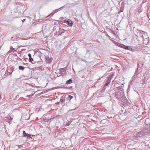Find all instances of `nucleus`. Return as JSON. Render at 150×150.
<instances>
[{
    "mask_svg": "<svg viewBox=\"0 0 150 150\" xmlns=\"http://www.w3.org/2000/svg\"><path fill=\"white\" fill-rule=\"evenodd\" d=\"M113 76V74H110L108 77H107L105 80V83L104 86V88H105L106 86H108L110 85L111 82V80Z\"/></svg>",
    "mask_w": 150,
    "mask_h": 150,
    "instance_id": "obj_1",
    "label": "nucleus"
},
{
    "mask_svg": "<svg viewBox=\"0 0 150 150\" xmlns=\"http://www.w3.org/2000/svg\"><path fill=\"white\" fill-rule=\"evenodd\" d=\"M144 133L142 131H140L135 134L134 136V138L135 139H138L139 137H142L144 135Z\"/></svg>",
    "mask_w": 150,
    "mask_h": 150,
    "instance_id": "obj_2",
    "label": "nucleus"
},
{
    "mask_svg": "<svg viewBox=\"0 0 150 150\" xmlns=\"http://www.w3.org/2000/svg\"><path fill=\"white\" fill-rule=\"evenodd\" d=\"M56 28L57 29H59V30L58 31V36L61 35V34L63 33H64V30L63 29H59V27L58 26H55L54 27L53 30H55Z\"/></svg>",
    "mask_w": 150,
    "mask_h": 150,
    "instance_id": "obj_3",
    "label": "nucleus"
},
{
    "mask_svg": "<svg viewBox=\"0 0 150 150\" xmlns=\"http://www.w3.org/2000/svg\"><path fill=\"white\" fill-rule=\"evenodd\" d=\"M139 70L137 68V69H136L135 72L134 73V76H133L132 78V81H133L134 80H135L134 78L137 77V75L139 74V73L138 72Z\"/></svg>",
    "mask_w": 150,
    "mask_h": 150,
    "instance_id": "obj_4",
    "label": "nucleus"
},
{
    "mask_svg": "<svg viewBox=\"0 0 150 150\" xmlns=\"http://www.w3.org/2000/svg\"><path fill=\"white\" fill-rule=\"evenodd\" d=\"M59 71L60 74L63 75L66 74V70L64 68H61L59 69Z\"/></svg>",
    "mask_w": 150,
    "mask_h": 150,
    "instance_id": "obj_5",
    "label": "nucleus"
},
{
    "mask_svg": "<svg viewBox=\"0 0 150 150\" xmlns=\"http://www.w3.org/2000/svg\"><path fill=\"white\" fill-rule=\"evenodd\" d=\"M16 50H15V49L13 48L12 46H11L10 47V50L8 52V53L9 54H12Z\"/></svg>",
    "mask_w": 150,
    "mask_h": 150,
    "instance_id": "obj_6",
    "label": "nucleus"
},
{
    "mask_svg": "<svg viewBox=\"0 0 150 150\" xmlns=\"http://www.w3.org/2000/svg\"><path fill=\"white\" fill-rule=\"evenodd\" d=\"M45 59V61L47 63H50L52 62V59L50 58H49L48 57H47L45 56L44 55Z\"/></svg>",
    "mask_w": 150,
    "mask_h": 150,
    "instance_id": "obj_7",
    "label": "nucleus"
},
{
    "mask_svg": "<svg viewBox=\"0 0 150 150\" xmlns=\"http://www.w3.org/2000/svg\"><path fill=\"white\" fill-rule=\"evenodd\" d=\"M149 37H148L147 35H146L145 34L143 35V41L144 40L146 42H148L149 40L148 38Z\"/></svg>",
    "mask_w": 150,
    "mask_h": 150,
    "instance_id": "obj_8",
    "label": "nucleus"
},
{
    "mask_svg": "<svg viewBox=\"0 0 150 150\" xmlns=\"http://www.w3.org/2000/svg\"><path fill=\"white\" fill-rule=\"evenodd\" d=\"M67 23L69 26H72L73 25V23L72 21L69 20L68 19V20L67 21Z\"/></svg>",
    "mask_w": 150,
    "mask_h": 150,
    "instance_id": "obj_9",
    "label": "nucleus"
},
{
    "mask_svg": "<svg viewBox=\"0 0 150 150\" xmlns=\"http://www.w3.org/2000/svg\"><path fill=\"white\" fill-rule=\"evenodd\" d=\"M23 137H27V139H28V136H30V134L26 133L25 131H23Z\"/></svg>",
    "mask_w": 150,
    "mask_h": 150,
    "instance_id": "obj_10",
    "label": "nucleus"
},
{
    "mask_svg": "<svg viewBox=\"0 0 150 150\" xmlns=\"http://www.w3.org/2000/svg\"><path fill=\"white\" fill-rule=\"evenodd\" d=\"M121 45V46L120 47H121L122 48H123L124 49H126V50H128V49L129 50V48L130 47L129 46H126L124 45L123 44H121V45Z\"/></svg>",
    "mask_w": 150,
    "mask_h": 150,
    "instance_id": "obj_11",
    "label": "nucleus"
},
{
    "mask_svg": "<svg viewBox=\"0 0 150 150\" xmlns=\"http://www.w3.org/2000/svg\"><path fill=\"white\" fill-rule=\"evenodd\" d=\"M73 83V80L71 79H70L66 81L65 83V85H67L68 84H70L71 83Z\"/></svg>",
    "mask_w": 150,
    "mask_h": 150,
    "instance_id": "obj_12",
    "label": "nucleus"
},
{
    "mask_svg": "<svg viewBox=\"0 0 150 150\" xmlns=\"http://www.w3.org/2000/svg\"><path fill=\"white\" fill-rule=\"evenodd\" d=\"M119 91L120 93H123L124 92V90L122 87V86H119L118 88Z\"/></svg>",
    "mask_w": 150,
    "mask_h": 150,
    "instance_id": "obj_13",
    "label": "nucleus"
},
{
    "mask_svg": "<svg viewBox=\"0 0 150 150\" xmlns=\"http://www.w3.org/2000/svg\"><path fill=\"white\" fill-rule=\"evenodd\" d=\"M142 67V64L141 62H138L137 67V68L139 69V70H140L141 68Z\"/></svg>",
    "mask_w": 150,
    "mask_h": 150,
    "instance_id": "obj_14",
    "label": "nucleus"
},
{
    "mask_svg": "<svg viewBox=\"0 0 150 150\" xmlns=\"http://www.w3.org/2000/svg\"><path fill=\"white\" fill-rule=\"evenodd\" d=\"M12 72L11 73L10 72H9L7 70L6 71V72L5 74L4 75V76H7L9 75L10 74H11Z\"/></svg>",
    "mask_w": 150,
    "mask_h": 150,
    "instance_id": "obj_15",
    "label": "nucleus"
},
{
    "mask_svg": "<svg viewBox=\"0 0 150 150\" xmlns=\"http://www.w3.org/2000/svg\"><path fill=\"white\" fill-rule=\"evenodd\" d=\"M66 97V98L67 99H68L70 101L71 99H72L73 98V96H71V95H66V96H65Z\"/></svg>",
    "mask_w": 150,
    "mask_h": 150,
    "instance_id": "obj_16",
    "label": "nucleus"
},
{
    "mask_svg": "<svg viewBox=\"0 0 150 150\" xmlns=\"http://www.w3.org/2000/svg\"><path fill=\"white\" fill-rule=\"evenodd\" d=\"M65 98H66L65 97L64 98L63 96H62L61 97L60 100V102L61 103H62H62H63L64 102V101L65 100Z\"/></svg>",
    "mask_w": 150,
    "mask_h": 150,
    "instance_id": "obj_17",
    "label": "nucleus"
},
{
    "mask_svg": "<svg viewBox=\"0 0 150 150\" xmlns=\"http://www.w3.org/2000/svg\"><path fill=\"white\" fill-rule=\"evenodd\" d=\"M29 61L32 64L35 63V61L33 60V59L31 57L29 59Z\"/></svg>",
    "mask_w": 150,
    "mask_h": 150,
    "instance_id": "obj_18",
    "label": "nucleus"
},
{
    "mask_svg": "<svg viewBox=\"0 0 150 150\" xmlns=\"http://www.w3.org/2000/svg\"><path fill=\"white\" fill-rule=\"evenodd\" d=\"M25 67L22 66H19L18 68L20 70H23L24 69Z\"/></svg>",
    "mask_w": 150,
    "mask_h": 150,
    "instance_id": "obj_19",
    "label": "nucleus"
},
{
    "mask_svg": "<svg viewBox=\"0 0 150 150\" xmlns=\"http://www.w3.org/2000/svg\"><path fill=\"white\" fill-rule=\"evenodd\" d=\"M54 13H53V12L52 13H51L49 15L47 16H46L45 18H47L49 17H50V16H51V17H52L54 15Z\"/></svg>",
    "mask_w": 150,
    "mask_h": 150,
    "instance_id": "obj_20",
    "label": "nucleus"
},
{
    "mask_svg": "<svg viewBox=\"0 0 150 150\" xmlns=\"http://www.w3.org/2000/svg\"><path fill=\"white\" fill-rule=\"evenodd\" d=\"M54 13H53V12L52 13H51L49 15L47 16H46L45 18H47L49 17H50V16H51V17H52L54 15Z\"/></svg>",
    "mask_w": 150,
    "mask_h": 150,
    "instance_id": "obj_21",
    "label": "nucleus"
},
{
    "mask_svg": "<svg viewBox=\"0 0 150 150\" xmlns=\"http://www.w3.org/2000/svg\"><path fill=\"white\" fill-rule=\"evenodd\" d=\"M64 7V6H62V7H60V8H58V9H56L54 10V11H56V12H57V11H59L61 10Z\"/></svg>",
    "mask_w": 150,
    "mask_h": 150,
    "instance_id": "obj_22",
    "label": "nucleus"
},
{
    "mask_svg": "<svg viewBox=\"0 0 150 150\" xmlns=\"http://www.w3.org/2000/svg\"><path fill=\"white\" fill-rule=\"evenodd\" d=\"M64 7V6H62V7H60V8H58V9H56L54 10V11H56V12H57V11H59L61 10Z\"/></svg>",
    "mask_w": 150,
    "mask_h": 150,
    "instance_id": "obj_23",
    "label": "nucleus"
},
{
    "mask_svg": "<svg viewBox=\"0 0 150 150\" xmlns=\"http://www.w3.org/2000/svg\"><path fill=\"white\" fill-rule=\"evenodd\" d=\"M115 45H117V46H119V47H120L121 46V45H121V44H120L116 42H115Z\"/></svg>",
    "mask_w": 150,
    "mask_h": 150,
    "instance_id": "obj_24",
    "label": "nucleus"
},
{
    "mask_svg": "<svg viewBox=\"0 0 150 150\" xmlns=\"http://www.w3.org/2000/svg\"><path fill=\"white\" fill-rule=\"evenodd\" d=\"M34 135H31L30 134V136H28V138H32V137H34Z\"/></svg>",
    "mask_w": 150,
    "mask_h": 150,
    "instance_id": "obj_25",
    "label": "nucleus"
},
{
    "mask_svg": "<svg viewBox=\"0 0 150 150\" xmlns=\"http://www.w3.org/2000/svg\"><path fill=\"white\" fill-rule=\"evenodd\" d=\"M115 97L118 98V99H120V97L118 96V95H117V94H115Z\"/></svg>",
    "mask_w": 150,
    "mask_h": 150,
    "instance_id": "obj_26",
    "label": "nucleus"
},
{
    "mask_svg": "<svg viewBox=\"0 0 150 150\" xmlns=\"http://www.w3.org/2000/svg\"><path fill=\"white\" fill-rule=\"evenodd\" d=\"M66 88L70 89L72 88V86H69L68 87H67Z\"/></svg>",
    "mask_w": 150,
    "mask_h": 150,
    "instance_id": "obj_27",
    "label": "nucleus"
},
{
    "mask_svg": "<svg viewBox=\"0 0 150 150\" xmlns=\"http://www.w3.org/2000/svg\"><path fill=\"white\" fill-rule=\"evenodd\" d=\"M18 147L19 148H23V146L22 145H18Z\"/></svg>",
    "mask_w": 150,
    "mask_h": 150,
    "instance_id": "obj_28",
    "label": "nucleus"
},
{
    "mask_svg": "<svg viewBox=\"0 0 150 150\" xmlns=\"http://www.w3.org/2000/svg\"><path fill=\"white\" fill-rule=\"evenodd\" d=\"M39 120H40V121H39L41 122L43 120L44 118H42V117Z\"/></svg>",
    "mask_w": 150,
    "mask_h": 150,
    "instance_id": "obj_29",
    "label": "nucleus"
},
{
    "mask_svg": "<svg viewBox=\"0 0 150 150\" xmlns=\"http://www.w3.org/2000/svg\"><path fill=\"white\" fill-rule=\"evenodd\" d=\"M28 57H29V58L30 57H31V54H30V53H29L28 54Z\"/></svg>",
    "mask_w": 150,
    "mask_h": 150,
    "instance_id": "obj_30",
    "label": "nucleus"
},
{
    "mask_svg": "<svg viewBox=\"0 0 150 150\" xmlns=\"http://www.w3.org/2000/svg\"><path fill=\"white\" fill-rule=\"evenodd\" d=\"M64 19V18L63 17H61V18H60L59 19V20L63 21Z\"/></svg>",
    "mask_w": 150,
    "mask_h": 150,
    "instance_id": "obj_31",
    "label": "nucleus"
},
{
    "mask_svg": "<svg viewBox=\"0 0 150 150\" xmlns=\"http://www.w3.org/2000/svg\"><path fill=\"white\" fill-rule=\"evenodd\" d=\"M32 96V95H27V96H26V97H27L28 96L29 98H30Z\"/></svg>",
    "mask_w": 150,
    "mask_h": 150,
    "instance_id": "obj_32",
    "label": "nucleus"
},
{
    "mask_svg": "<svg viewBox=\"0 0 150 150\" xmlns=\"http://www.w3.org/2000/svg\"><path fill=\"white\" fill-rule=\"evenodd\" d=\"M54 34H55V35H58V32L56 31L55 32Z\"/></svg>",
    "mask_w": 150,
    "mask_h": 150,
    "instance_id": "obj_33",
    "label": "nucleus"
},
{
    "mask_svg": "<svg viewBox=\"0 0 150 150\" xmlns=\"http://www.w3.org/2000/svg\"><path fill=\"white\" fill-rule=\"evenodd\" d=\"M13 37H12L11 38V40H13V41H15V39H13Z\"/></svg>",
    "mask_w": 150,
    "mask_h": 150,
    "instance_id": "obj_34",
    "label": "nucleus"
},
{
    "mask_svg": "<svg viewBox=\"0 0 150 150\" xmlns=\"http://www.w3.org/2000/svg\"><path fill=\"white\" fill-rule=\"evenodd\" d=\"M42 62V61H38V64H41V62Z\"/></svg>",
    "mask_w": 150,
    "mask_h": 150,
    "instance_id": "obj_35",
    "label": "nucleus"
},
{
    "mask_svg": "<svg viewBox=\"0 0 150 150\" xmlns=\"http://www.w3.org/2000/svg\"><path fill=\"white\" fill-rule=\"evenodd\" d=\"M9 118H10V119L9 120V121H11V120L12 119V118L10 116H9Z\"/></svg>",
    "mask_w": 150,
    "mask_h": 150,
    "instance_id": "obj_36",
    "label": "nucleus"
},
{
    "mask_svg": "<svg viewBox=\"0 0 150 150\" xmlns=\"http://www.w3.org/2000/svg\"><path fill=\"white\" fill-rule=\"evenodd\" d=\"M123 9L122 8H121L120 10V12H122L123 11Z\"/></svg>",
    "mask_w": 150,
    "mask_h": 150,
    "instance_id": "obj_37",
    "label": "nucleus"
},
{
    "mask_svg": "<svg viewBox=\"0 0 150 150\" xmlns=\"http://www.w3.org/2000/svg\"><path fill=\"white\" fill-rule=\"evenodd\" d=\"M67 20H66V19H64L63 20V21L64 22H67Z\"/></svg>",
    "mask_w": 150,
    "mask_h": 150,
    "instance_id": "obj_38",
    "label": "nucleus"
},
{
    "mask_svg": "<svg viewBox=\"0 0 150 150\" xmlns=\"http://www.w3.org/2000/svg\"><path fill=\"white\" fill-rule=\"evenodd\" d=\"M141 11H142V10L141 9H139L138 10V12L139 13L141 12Z\"/></svg>",
    "mask_w": 150,
    "mask_h": 150,
    "instance_id": "obj_39",
    "label": "nucleus"
},
{
    "mask_svg": "<svg viewBox=\"0 0 150 150\" xmlns=\"http://www.w3.org/2000/svg\"><path fill=\"white\" fill-rule=\"evenodd\" d=\"M25 77V76H21L20 78H23V77Z\"/></svg>",
    "mask_w": 150,
    "mask_h": 150,
    "instance_id": "obj_40",
    "label": "nucleus"
},
{
    "mask_svg": "<svg viewBox=\"0 0 150 150\" xmlns=\"http://www.w3.org/2000/svg\"><path fill=\"white\" fill-rule=\"evenodd\" d=\"M53 12H54V13H56V11H54V10L53 11Z\"/></svg>",
    "mask_w": 150,
    "mask_h": 150,
    "instance_id": "obj_41",
    "label": "nucleus"
},
{
    "mask_svg": "<svg viewBox=\"0 0 150 150\" xmlns=\"http://www.w3.org/2000/svg\"><path fill=\"white\" fill-rule=\"evenodd\" d=\"M40 54H42L41 52H40Z\"/></svg>",
    "mask_w": 150,
    "mask_h": 150,
    "instance_id": "obj_42",
    "label": "nucleus"
},
{
    "mask_svg": "<svg viewBox=\"0 0 150 150\" xmlns=\"http://www.w3.org/2000/svg\"><path fill=\"white\" fill-rule=\"evenodd\" d=\"M25 19H24L23 20H22V22H23L24 21H25Z\"/></svg>",
    "mask_w": 150,
    "mask_h": 150,
    "instance_id": "obj_43",
    "label": "nucleus"
},
{
    "mask_svg": "<svg viewBox=\"0 0 150 150\" xmlns=\"http://www.w3.org/2000/svg\"><path fill=\"white\" fill-rule=\"evenodd\" d=\"M38 117H37V118H36V120H38Z\"/></svg>",
    "mask_w": 150,
    "mask_h": 150,
    "instance_id": "obj_44",
    "label": "nucleus"
},
{
    "mask_svg": "<svg viewBox=\"0 0 150 150\" xmlns=\"http://www.w3.org/2000/svg\"><path fill=\"white\" fill-rule=\"evenodd\" d=\"M149 120V119H146V120Z\"/></svg>",
    "mask_w": 150,
    "mask_h": 150,
    "instance_id": "obj_45",
    "label": "nucleus"
},
{
    "mask_svg": "<svg viewBox=\"0 0 150 150\" xmlns=\"http://www.w3.org/2000/svg\"><path fill=\"white\" fill-rule=\"evenodd\" d=\"M1 98V95L0 94V98Z\"/></svg>",
    "mask_w": 150,
    "mask_h": 150,
    "instance_id": "obj_46",
    "label": "nucleus"
},
{
    "mask_svg": "<svg viewBox=\"0 0 150 150\" xmlns=\"http://www.w3.org/2000/svg\"><path fill=\"white\" fill-rule=\"evenodd\" d=\"M103 120H104L105 121H106V120H104V119H103Z\"/></svg>",
    "mask_w": 150,
    "mask_h": 150,
    "instance_id": "obj_47",
    "label": "nucleus"
},
{
    "mask_svg": "<svg viewBox=\"0 0 150 150\" xmlns=\"http://www.w3.org/2000/svg\"><path fill=\"white\" fill-rule=\"evenodd\" d=\"M44 120H46V119H44Z\"/></svg>",
    "mask_w": 150,
    "mask_h": 150,
    "instance_id": "obj_48",
    "label": "nucleus"
}]
</instances>
